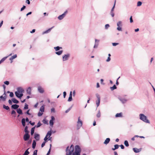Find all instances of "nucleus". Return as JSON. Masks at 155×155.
I'll use <instances>...</instances> for the list:
<instances>
[{
    "instance_id": "c9c22d12",
    "label": "nucleus",
    "mask_w": 155,
    "mask_h": 155,
    "mask_svg": "<svg viewBox=\"0 0 155 155\" xmlns=\"http://www.w3.org/2000/svg\"><path fill=\"white\" fill-rule=\"evenodd\" d=\"M3 107L6 110H8L9 109V108L8 106H6L4 104L3 105Z\"/></svg>"
},
{
    "instance_id": "f704fd0d",
    "label": "nucleus",
    "mask_w": 155,
    "mask_h": 155,
    "mask_svg": "<svg viewBox=\"0 0 155 155\" xmlns=\"http://www.w3.org/2000/svg\"><path fill=\"white\" fill-rule=\"evenodd\" d=\"M101 116V113L100 110H99L97 114V117L98 118H99Z\"/></svg>"
},
{
    "instance_id": "bb28decb",
    "label": "nucleus",
    "mask_w": 155,
    "mask_h": 155,
    "mask_svg": "<svg viewBox=\"0 0 155 155\" xmlns=\"http://www.w3.org/2000/svg\"><path fill=\"white\" fill-rule=\"evenodd\" d=\"M51 131H48L46 135V136L48 137V138L51 136Z\"/></svg>"
},
{
    "instance_id": "69168bd1",
    "label": "nucleus",
    "mask_w": 155,
    "mask_h": 155,
    "mask_svg": "<svg viewBox=\"0 0 155 155\" xmlns=\"http://www.w3.org/2000/svg\"><path fill=\"white\" fill-rule=\"evenodd\" d=\"M110 60V57H108L106 60V61L107 62H108Z\"/></svg>"
},
{
    "instance_id": "680f3d73",
    "label": "nucleus",
    "mask_w": 155,
    "mask_h": 155,
    "mask_svg": "<svg viewBox=\"0 0 155 155\" xmlns=\"http://www.w3.org/2000/svg\"><path fill=\"white\" fill-rule=\"evenodd\" d=\"M51 147L50 148V149H49L47 153V155H48L50 154V151H51Z\"/></svg>"
},
{
    "instance_id": "423d86ee",
    "label": "nucleus",
    "mask_w": 155,
    "mask_h": 155,
    "mask_svg": "<svg viewBox=\"0 0 155 155\" xmlns=\"http://www.w3.org/2000/svg\"><path fill=\"white\" fill-rule=\"evenodd\" d=\"M6 94L5 93V92L3 95L0 97V99L3 101H5L6 100Z\"/></svg>"
},
{
    "instance_id": "9b49d317",
    "label": "nucleus",
    "mask_w": 155,
    "mask_h": 155,
    "mask_svg": "<svg viewBox=\"0 0 155 155\" xmlns=\"http://www.w3.org/2000/svg\"><path fill=\"white\" fill-rule=\"evenodd\" d=\"M24 90L21 87H18L17 88V92H18L20 94H22L24 92Z\"/></svg>"
},
{
    "instance_id": "1a4fd4ad",
    "label": "nucleus",
    "mask_w": 155,
    "mask_h": 155,
    "mask_svg": "<svg viewBox=\"0 0 155 155\" xmlns=\"http://www.w3.org/2000/svg\"><path fill=\"white\" fill-rule=\"evenodd\" d=\"M70 56V55L69 54H67L64 55L63 57V61H65L67 60L68 58Z\"/></svg>"
},
{
    "instance_id": "f03ea898",
    "label": "nucleus",
    "mask_w": 155,
    "mask_h": 155,
    "mask_svg": "<svg viewBox=\"0 0 155 155\" xmlns=\"http://www.w3.org/2000/svg\"><path fill=\"white\" fill-rule=\"evenodd\" d=\"M140 118L144 122L148 123H150L149 121L147 119L146 116L144 115L143 114H140Z\"/></svg>"
},
{
    "instance_id": "a19ab883",
    "label": "nucleus",
    "mask_w": 155,
    "mask_h": 155,
    "mask_svg": "<svg viewBox=\"0 0 155 155\" xmlns=\"http://www.w3.org/2000/svg\"><path fill=\"white\" fill-rule=\"evenodd\" d=\"M16 112L14 110H12V111L11 114H15L14 117L16 116Z\"/></svg>"
},
{
    "instance_id": "f3484780",
    "label": "nucleus",
    "mask_w": 155,
    "mask_h": 155,
    "mask_svg": "<svg viewBox=\"0 0 155 155\" xmlns=\"http://www.w3.org/2000/svg\"><path fill=\"white\" fill-rule=\"evenodd\" d=\"M19 107V106L18 105L15 104L12 105V108L13 109H17Z\"/></svg>"
},
{
    "instance_id": "ddd939ff",
    "label": "nucleus",
    "mask_w": 155,
    "mask_h": 155,
    "mask_svg": "<svg viewBox=\"0 0 155 155\" xmlns=\"http://www.w3.org/2000/svg\"><path fill=\"white\" fill-rule=\"evenodd\" d=\"M17 57V55L16 54L14 55L13 56H12L10 58L9 60L11 61V63H12V60Z\"/></svg>"
},
{
    "instance_id": "412c9836",
    "label": "nucleus",
    "mask_w": 155,
    "mask_h": 155,
    "mask_svg": "<svg viewBox=\"0 0 155 155\" xmlns=\"http://www.w3.org/2000/svg\"><path fill=\"white\" fill-rule=\"evenodd\" d=\"M115 117H122V113H117L115 115Z\"/></svg>"
},
{
    "instance_id": "e433bc0d",
    "label": "nucleus",
    "mask_w": 155,
    "mask_h": 155,
    "mask_svg": "<svg viewBox=\"0 0 155 155\" xmlns=\"http://www.w3.org/2000/svg\"><path fill=\"white\" fill-rule=\"evenodd\" d=\"M124 144L126 146L128 147L129 146V143L127 141L125 140L124 142Z\"/></svg>"
},
{
    "instance_id": "72a5a7b5",
    "label": "nucleus",
    "mask_w": 155,
    "mask_h": 155,
    "mask_svg": "<svg viewBox=\"0 0 155 155\" xmlns=\"http://www.w3.org/2000/svg\"><path fill=\"white\" fill-rule=\"evenodd\" d=\"M117 87L115 85H114V86L110 87V89L111 91H113L114 89H116Z\"/></svg>"
},
{
    "instance_id": "58836bf2",
    "label": "nucleus",
    "mask_w": 155,
    "mask_h": 155,
    "mask_svg": "<svg viewBox=\"0 0 155 155\" xmlns=\"http://www.w3.org/2000/svg\"><path fill=\"white\" fill-rule=\"evenodd\" d=\"M28 127L27 126H26L25 128V133H28Z\"/></svg>"
},
{
    "instance_id": "4468645a",
    "label": "nucleus",
    "mask_w": 155,
    "mask_h": 155,
    "mask_svg": "<svg viewBox=\"0 0 155 155\" xmlns=\"http://www.w3.org/2000/svg\"><path fill=\"white\" fill-rule=\"evenodd\" d=\"M34 138L37 140H39L40 139L39 135L38 134H35Z\"/></svg>"
},
{
    "instance_id": "4d7b16f0",
    "label": "nucleus",
    "mask_w": 155,
    "mask_h": 155,
    "mask_svg": "<svg viewBox=\"0 0 155 155\" xmlns=\"http://www.w3.org/2000/svg\"><path fill=\"white\" fill-rule=\"evenodd\" d=\"M26 8V7L24 5L23 6V7L21 8V11H22L23 10H24Z\"/></svg>"
},
{
    "instance_id": "13d9d810",
    "label": "nucleus",
    "mask_w": 155,
    "mask_h": 155,
    "mask_svg": "<svg viewBox=\"0 0 155 155\" xmlns=\"http://www.w3.org/2000/svg\"><path fill=\"white\" fill-rule=\"evenodd\" d=\"M66 92H65V91L64 92H63V96H64V98H65V96H66Z\"/></svg>"
},
{
    "instance_id": "393cba45",
    "label": "nucleus",
    "mask_w": 155,
    "mask_h": 155,
    "mask_svg": "<svg viewBox=\"0 0 155 155\" xmlns=\"http://www.w3.org/2000/svg\"><path fill=\"white\" fill-rule=\"evenodd\" d=\"M44 109H45V107L44 105L42 106L41 107H40V111H41L42 112H43L44 111Z\"/></svg>"
},
{
    "instance_id": "c85d7f7f",
    "label": "nucleus",
    "mask_w": 155,
    "mask_h": 155,
    "mask_svg": "<svg viewBox=\"0 0 155 155\" xmlns=\"http://www.w3.org/2000/svg\"><path fill=\"white\" fill-rule=\"evenodd\" d=\"M60 48L62 49V48L59 46L54 47V49L56 51L59 50Z\"/></svg>"
},
{
    "instance_id": "052dcab7",
    "label": "nucleus",
    "mask_w": 155,
    "mask_h": 155,
    "mask_svg": "<svg viewBox=\"0 0 155 155\" xmlns=\"http://www.w3.org/2000/svg\"><path fill=\"white\" fill-rule=\"evenodd\" d=\"M118 43H112L113 45L114 46H115L117 45H118Z\"/></svg>"
},
{
    "instance_id": "b1692460",
    "label": "nucleus",
    "mask_w": 155,
    "mask_h": 155,
    "mask_svg": "<svg viewBox=\"0 0 155 155\" xmlns=\"http://www.w3.org/2000/svg\"><path fill=\"white\" fill-rule=\"evenodd\" d=\"M21 123L23 126H25V118H23L21 120Z\"/></svg>"
},
{
    "instance_id": "8fccbe9b",
    "label": "nucleus",
    "mask_w": 155,
    "mask_h": 155,
    "mask_svg": "<svg viewBox=\"0 0 155 155\" xmlns=\"http://www.w3.org/2000/svg\"><path fill=\"white\" fill-rule=\"evenodd\" d=\"M37 150H35L33 154V155H37Z\"/></svg>"
},
{
    "instance_id": "5701e85b",
    "label": "nucleus",
    "mask_w": 155,
    "mask_h": 155,
    "mask_svg": "<svg viewBox=\"0 0 155 155\" xmlns=\"http://www.w3.org/2000/svg\"><path fill=\"white\" fill-rule=\"evenodd\" d=\"M17 112L19 114H23L22 111L20 108L17 109Z\"/></svg>"
},
{
    "instance_id": "09e8293b",
    "label": "nucleus",
    "mask_w": 155,
    "mask_h": 155,
    "mask_svg": "<svg viewBox=\"0 0 155 155\" xmlns=\"http://www.w3.org/2000/svg\"><path fill=\"white\" fill-rule=\"evenodd\" d=\"M24 109H27L28 108V104H25V107H24Z\"/></svg>"
},
{
    "instance_id": "7ed1b4c3",
    "label": "nucleus",
    "mask_w": 155,
    "mask_h": 155,
    "mask_svg": "<svg viewBox=\"0 0 155 155\" xmlns=\"http://www.w3.org/2000/svg\"><path fill=\"white\" fill-rule=\"evenodd\" d=\"M81 149L78 145L75 146V151L73 153V155H80Z\"/></svg>"
},
{
    "instance_id": "ea45409f",
    "label": "nucleus",
    "mask_w": 155,
    "mask_h": 155,
    "mask_svg": "<svg viewBox=\"0 0 155 155\" xmlns=\"http://www.w3.org/2000/svg\"><path fill=\"white\" fill-rule=\"evenodd\" d=\"M53 27H53L49 29L48 30H47L45 31V33H48V32H49V31H51V30L53 28Z\"/></svg>"
},
{
    "instance_id": "f257e3e1",
    "label": "nucleus",
    "mask_w": 155,
    "mask_h": 155,
    "mask_svg": "<svg viewBox=\"0 0 155 155\" xmlns=\"http://www.w3.org/2000/svg\"><path fill=\"white\" fill-rule=\"evenodd\" d=\"M74 151V146L73 145H71L70 147L69 146L67 147L66 150V155H71Z\"/></svg>"
},
{
    "instance_id": "37998d69",
    "label": "nucleus",
    "mask_w": 155,
    "mask_h": 155,
    "mask_svg": "<svg viewBox=\"0 0 155 155\" xmlns=\"http://www.w3.org/2000/svg\"><path fill=\"white\" fill-rule=\"evenodd\" d=\"M142 5V2L140 1H139L137 3V6H140Z\"/></svg>"
},
{
    "instance_id": "de8ad7c7",
    "label": "nucleus",
    "mask_w": 155,
    "mask_h": 155,
    "mask_svg": "<svg viewBox=\"0 0 155 155\" xmlns=\"http://www.w3.org/2000/svg\"><path fill=\"white\" fill-rule=\"evenodd\" d=\"M114 148H115V149H117L118 148V147H119V145H118L117 144H116V145H114Z\"/></svg>"
},
{
    "instance_id": "a18cd8bd",
    "label": "nucleus",
    "mask_w": 155,
    "mask_h": 155,
    "mask_svg": "<svg viewBox=\"0 0 155 155\" xmlns=\"http://www.w3.org/2000/svg\"><path fill=\"white\" fill-rule=\"evenodd\" d=\"M117 26H121V21H119L117 23Z\"/></svg>"
},
{
    "instance_id": "79ce46f5",
    "label": "nucleus",
    "mask_w": 155,
    "mask_h": 155,
    "mask_svg": "<svg viewBox=\"0 0 155 155\" xmlns=\"http://www.w3.org/2000/svg\"><path fill=\"white\" fill-rule=\"evenodd\" d=\"M116 2V0H115V2H114V5L113 7L112 8V9H111V12H113V11H114V7H115Z\"/></svg>"
},
{
    "instance_id": "c756f323",
    "label": "nucleus",
    "mask_w": 155,
    "mask_h": 155,
    "mask_svg": "<svg viewBox=\"0 0 155 155\" xmlns=\"http://www.w3.org/2000/svg\"><path fill=\"white\" fill-rule=\"evenodd\" d=\"M63 51L62 50H61L58 52H56L55 53L56 54H58V55H60L62 54V53L63 52Z\"/></svg>"
},
{
    "instance_id": "a878e982",
    "label": "nucleus",
    "mask_w": 155,
    "mask_h": 155,
    "mask_svg": "<svg viewBox=\"0 0 155 155\" xmlns=\"http://www.w3.org/2000/svg\"><path fill=\"white\" fill-rule=\"evenodd\" d=\"M36 145V143L35 140H33L32 143V148L34 149L35 148Z\"/></svg>"
},
{
    "instance_id": "49530a36",
    "label": "nucleus",
    "mask_w": 155,
    "mask_h": 155,
    "mask_svg": "<svg viewBox=\"0 0 155 155\" xmlns=\"http://www.w3.org/2000/svg\"><path fill=\"white\" fill-rule=\"evenodd\" d=\"M43 114V112H41L39 111L38 113V116H41Z\"/></svg>"
},
{
    "instance_id": "6e6552de",
    "label": "nucleus",
    "mask_w": 155,
    "mask_h": 155,
    "mask_svg": "<svg viewBox=\"0 0 155 155\" xmlns=\"http://www.w3.org/2000/svg\"><path fill=\"white\" fill-rule=\"evenodd\" d=\"M67 12V11H65L64 13L62 15H59L58 17V18L59 20H61L65 16V14Z\"/></svg>"
},
{
    "instance_id": "4be33fe9",
    "label": "nucleus",
    "mask_w": 155,
    "mask_h": 155,
    "mask_svg": "<svg viewBox=\"0 0 155 155\" xmlns=\"http://www.w3.org/2000/svg\"><path fill=\"white\" fill-rule=\"evenodd\" d=\"M12 101L14 103L18 104L19 103L18 101L15 98H13L12 99Z\"/></svg>"
},
{
    "instance_id": "6ab92c4d",
    "label": "nucleus",
    "mask_w": 155,
    "mask_h": 155,
    "mask_svg": "<svg viewBox=\"0 0 155 155\" xmlns=\"http://www.w3.org/2000/svg\"><path fill=\"white\" fill-rule=\"evenodd\" d=\"M110 140V139L109 138H107L104 141V144H107L109 142Z\"/></svg>"
},
{
    "instance_id": "5fc2aeb1",
    "label": "nucleus",
    "mask_w": 155,
    "mask_h": 155,
    "mask_svg": "<svg viewBox=\"0 0 155 155\" xmlns=\"http://www.w3.org/2000/svg\"><path fill=\"white\" fill-rule=\"evenodd\" d=\"M130 23H132L133 21L132 19V16H131V17L130 18Z\"/></svg>"
},
{
    "instance_id": "9d476101",
    "label": "nucleus",
    "mask_w": 155,
    "mask_h": 155,
    "mask_svg": "<svg viewBox=\"0 0 155 155\" xmlns=\"http://www.w3.org/2000/svg\"><path fill=\"white\" fill-rule=\"evenodd\" d=\"M15 94L16 96L19 98H21L23 96V94H20L18 92L16 91Z\"/></svg>"
},
{
    "instance_id": "4c0bfd02",
    "label": "nucleus",
    "mask_w": 155,
    "mask_h": 155,
    "mask_svg": "<svg viewBox=\"0 0 155 155\" xmlns=\"http://www.w3.org/2000/svg\"><path fill=\"white\" fill-rule=\"evenodd\" d=\"M41 125V124L40 123V121H39L38 123L36 126H35V127H40Z\"/></svg>"
},
{
    "instance_id": "f8f14e48",
    "label": "nucleus",
    "mask_w": 155,
    "mask_h": 155,
    "mask_svg": "<svg viewBox=\"0 0 155 155\" xmlns=\"http://www.w3.org/2000/svg\"><path fill=\"white\" fill-rule=\"evenodd\" d=\"M97 100L96 101V104H97V106L98 107L100 104V97L99 96H97Z\"/></svg>"
},
{
    "instance_id": "0eeeda50",
    "label": "nucleus",
    "mask_w": 155,
    "mask_h": 155,
    "mask_svg": "<svg viewBox=\"0 0 155 155\" xmlns=\"http://www.w3.org/2000/svg\"><path fill=\"white\" fill-rule=\"evenodd\" d=\"M55 120V118L53 116L51 117V119L50 121V124L51 126H52L54 124L53 121Z\"/></svg>"
},
{
    "instance_id": "2f4dec72",
    "label": "nucleus",
    "mask_w": 155,
    "mask_h": 155,
    "mask_svg": "<svg viewBox=\"0 0 155 155\" xmlns=\"http://www.w3.org/2000/svg\"><path fill=\"white\" fill-rule=\"evenodd\" d=\"M42 122H43V123L45 124H48V121L46 120V119L45 118H44L43 121H42Z\"/></svg>"
},
{
    "instance_id": "bf43d9fd",
    "label": "nucleus",
    "mask_w": 155,
    "mask_h": 155,
    "mask_svg": "<svg viewBox=\"0 0 155 155\" xmlns=\"http://www.w3.org/2000/svg\"><path fill=\"white\" fill-rule=\"evenodd\" d=\"M29 123L32 125L33 126L35 124V122L31 123V121H30Z\"/></svg>"
},
{
    "instance_id": "aec40b11",
    "label": "nucleus",
    "mask_w": 155,
    "mask_h": 155,
    "mask_svg": "<svg viewBox=\"0 0 155 155\" xmlns=\"http://www.w3.org/2000/svg\"><path fill=\"white\" fill-rule=\"evenodd\" d=\"M27 93L29 94L30 95L31 94V88L30 87H29L27 89L26 91Z\"/></svg>"
},
{
    "instance_id": "603ef678",
    "label": "nucleus",
    "mask_w": 155,
    "mask_h": 155,
    "mask_svg": "<svg viewBox=\"0 0 155 155\" xmlns=\"http://www.w3.org/2000/svg\"><path fill=\"white\" fill-rule=\"evenodd\" d=\"M117 29L119 31H121L122 30L120 26H118Z\"/></svg>"
},
{
    "instance_id": "6e6d98bb",
    "label": "nucleus",
    "mask_w": 155,
    "mask_h": 155,
    "mask_svg": "<svg viewBox=\"0 0 155 155\" xmlns=\"http://www.w3.org/2000/svg\"><path fill=\"white\" fill-rule=\"evenodd\" d=\"M45 141H44L43 142V143H42L41 146L42 147H43L45 145Z\"/></svg>"
},
{
    "instance_id": "39448f33",
    "label": "nucleus",
    "mask_w": 155,
    "mask_h": 155,
    "mask_svg": "<svg viewBox=\"0 0 155 155\" xmlns=\"http://www.w3.org/2000/svg\"><path fill=\"white\" fill-rule=\"evenodd\" d=\"M30 138V135L28 133H25L23 137L24 140L25 141L28 140Z\"/></svg>"
},
{
    "instance_id": "864d4df0",
    "label": "nucleus",
    "mask_w": 155,
    "mask_h": 155,
    "mask_svg": "<svg viewBox=\"0 0 155 155\" xmlns=\"http://www.w3.org/2000/svg\"><path fill=\"white\" fill-rule=\"evenodd\" d=\"M110 26L109 24H106L105 25V28L106 29H107Z\"/></svg>"
},
{
    "instance_id": "a211bd4d",
    "label": "nucleus",
    "mask_w": 155,
    "mask_h": 155,
    "mask_svg": "<svg viewBox=\"0 0 155 155\" xmlns=\"http://www.w3.org/2000/svg\"><path fill=\"white\" fill-rule=\"evenodd\" d=\"M72 91H71L69 94V97L68 98V101H71L72 99Z\"/></svg>"
},
{
    "instance_id": "3c124183",
    "label": "nucleus",
    "mask_w": 155,
    "mask_h": 155,
    "mask_svg": "<svg viewBox=\"0 0 155 155\" xmlns=\"http://www.w3.org/2000/svg\"><path fill=\"white\" fill-rule=\"evenodd\" d=\"M4 83L7 85H8L9 84V82L8 81H6L4 82Z\"/></svg>"
},
{
    "instance_id": "dca6fc26",
    "label": "nucleus",
    "mask_w": 155,
    "mask_h": 155,
    "mask_svg": "<svg viewBox=\"0 0 155 155\" xmlns=\"http://www.w3.org/2000/svg\"><path fill=\"white\" fill-rule=\"evenodd\" d=\"M38 90L41 93H43L44 92L43 89L40 86L38 87Z\"/></svg>"
},
{
    "instance_id": "cd10ccee",
    "label": "nucleus",
    "mask_w": 155,
    "mask_h": 155,
    "mask_svg": "<svg viewBox=\"0 0 155 155\" xmlns=\"http://www.w3.org/2000/svg\"><path fill=\"white\" fill-rule=\"evenodd\" d=\"M35 127L32 128L31 129V135H33L34 132Z\"/></svg>"
},
{
    "instance_id": "774afa93",
    "label": "nucleus",
    "mask_w": 155,
    "mask_h": 155,
    "mask_svg": "<svg viewBox=\"0 0 155 155\" xmlns=\"http://www.w3.org/2000/svg\"><path fill=\"white\" fill-rule=\"evenodd\" d=\"M121 147V148L122 149H124V146L123 145H120V146Z\"/></svg>"
},
{
    "instance_id": "473e14b6",
    "label": "nucleus",
    "mask_w": 155,
    "mask_h": 155,
    "mask_svg": "<svg viewBox=\"0 0 155 155\" xmlns=\"http://www.w3.org/2000/svg\"><path fill=\"white\" fill-rule=\"evenodd\" d=\"M7 57H6L2 58L0 61V63L1 64L5 60V59L7 58Z\"/></svg>"
},
{
    "instance_id": "20e7f679",
    "label": "nucleus",
    "mask_w": 155,
    "mask_h": 155,
    "mask_svg": "<svg viewBox=\"0 0 155 155\" xmlns=\"http://www.w3.org/2000/svg\"><path fill=\"white\" fill-rule=\"evenodd\" d=\"M82 125V122L80 119V117H78V120L77 122V126L78 129H79Z\"/></svg>"
},
{
    "instance_id": "c03bdc74",
    "label": "nucleus",
    "mask_w": 155,
    "mask_h": 155,
    "mask_svg": "<svg viewBox=\"0 0 155 155\" xmlns=\"http://www.w3.org/2000/svg\"><path fill=\"white\" fill-rule=\"evenodd\" d=\"M9 96L11 97H13L14 96V94H13V93L12 92H10Z\"/></svg>"
},
{
    "instance_id": "2eb2a0df",
    "label": "nucleus",
    "mask_w": 155,
    "mask_h": 155,
    "mask_svg": "<svg viewBox=\"0 0 155 155\" xmlns=\"http://www.w3.org/2000/svg\"><path fill=\"white\" fill-rule=\"evenodd\" d=\"M133 150L135 153L139 152L141 150L140 149H137V148H134L133 149Z\"/></svg>"
},
{
    "instance_id": "0e129e2a",
    "label": "nucleus",
    "mask_w": 155,
    "mask_h": 155,
    "mask_svg": "<svg viewBox=\"0 0 155 155\" xmlns=\"http://www.w3.org/2000/svg\"><path fill=\"white\" fill-rule=\"evenodd\" d=\"M8 102L10 104L12 105V101L10 100H9Z\"/></svg>"
},
{
    "instance_id": "7c9ffc66",
    "label": "nucleus",
    "mask_w": 155,
    "mask_h": 155,
    "mask_svg": "<svg viewBox=\"0 0 155 155\" xmlns=\"http://www.w3.org/2000/svg\"><path fill=\"white\" fill-rule=\"evenodd\" d=\"M28 149L23 154V155H28V154L29 153V152L28 151Z\"/></svg>"
},
{
    "instance_id": "338daca9",
    "label": "nucleus",
    "mask_w": 155,
    "mask_h": 155,
    "mask_svg": "<svg viewBox=\"0 0 155 155\" xmlns=\"http://www.w3.org/2000/svg\"><path fill=\"white\" fill-rule=\"evenodd\" d=\"M29 110H28L27 111V112H26V113L27 114H28V115H31V114H30V113H29Z\"/></svg>"
},
{
    "instance_id": "e2e57ef3",
    "label": "nucleus",
    "mask_w": 155,
    "mask_h": 155,
    "mask_svg": "<svg viewBox=\"0 0 155 155\" xmlns=\"http://www.w3.org/2000/svg\"><path fill=\"white\" fill-rule=\"evenodd\" d=\"M48 137L47 136H45V137L44 139V140L45 141H46L48 139Z\"/></svg>"
}]
</instances>
